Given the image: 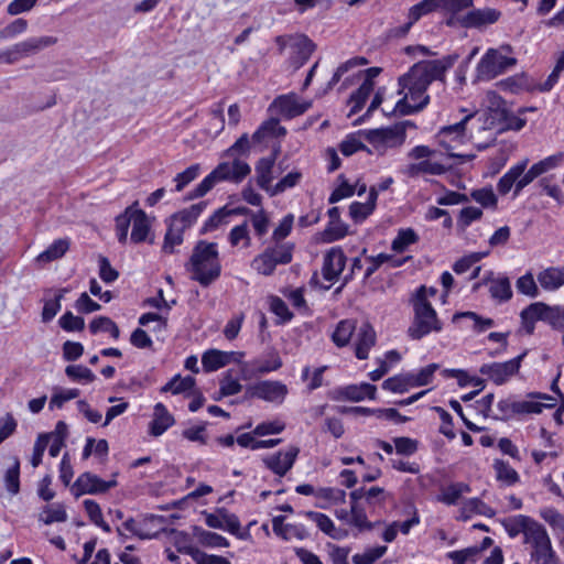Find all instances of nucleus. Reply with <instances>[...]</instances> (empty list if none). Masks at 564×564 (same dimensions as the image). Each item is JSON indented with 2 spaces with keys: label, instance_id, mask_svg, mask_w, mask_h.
Returning <instances> with one entry per match:
<instances>
[{
  "label": "nucleus",
  "instance_id": "nucleus-1",
  "mask_svg": "<svg viewBox=\"0 0 564 564\" xmlns=\"http://www.w3.org/2000/svg\"><path fill=\"white\" fill-rule=\"evenodd\" d=\"M187 270L192 272V279L202 286L206 288L215 282L221 273L217 243L199 240L193 249Z\"/></svg>",
  "mask_w": 564,
  "mask_h": 564
},
{
  "label": "nucleus",
  "instance_id": "nucleus-2",
  "mask_svg": "<svg viewBox=\"0 0 564 564\" xmlns=\"http://www.w3.org/2000/svg\"><path fill=\"white\" fill-rule=\"evenodd\" d=\"M411 302L414 315L408 328V336L410 338L420 340L432 332L438 333L443 329V323L437 317L436 311L426 300V286L421 285Z\"/></svg>",
  "mask_w": 564,
  "mask_h": 564
},
{
  "label": "nucleus",
  "instance_id": "nucleus-3",
  "mask_svg": "<svg viewBox=\"0 0 564 564\" xmlns=\"http://www.w3.org/2000/svg\"><path fill=\"white\" fill-rule=\"evenodd\" d=\"M408 127H415V124L410 120H404L391 127L365 130L359 133L380 155H383L388 148H397L403 144Z\"/></svg>",
  "mask_w": 564,
  "mask_h": 564
},
{
  "label": "nucleus",
  "instance_id": "nucleus-4",
  "mask_svg": "<svg viewBox=\"0 0 564 564\" xmlns=\"http://www.w3.org/2000/svg\"><path fill=\"white\" fill-rule=\"evenodd\" d=\"M293 242H272L251 262V267L265 276L272 275L276 265L289 264L293 259Z\"/></svg>",
  "mask_w": 564,
  "mask_h": 564
},
{
  "label": "nucleus",
  "instance_id": "nucleus-5",
  "mask_svg": "<svg viewBox=\"0 0 564 564\" xmlns=\"http://www.w3.org/2000/svg\"><path fill=\"white\" fill-rule=\"evenodd\" d=\"M511 52L509 44L501 45L499 50L489 48L480 58L476 67L478 80H490L503 74L507 69L517 64V58L502 55L501 52Z\"/></svg>",
  "mask_w": 564,
  "mask_h": 564
},
{
  "label": "nucleus",
  "instance_id": "nucleus-6",
  "mask_svg": "<svg viewBox=\"0 0 564 564\" xmlns=\"http://www.w3.org/2000/svg\"><path fill=\"white\" fill-rule=\"evenodd\" d=\"M527 354L528 350H524L516 358L505 362L484 364L479 368V372L482 376H487V378L491 380L495 384L501 386L506 383L512 376L519 372L521 362L523 358L527 356Z\"/></svg>",
  "mask_w": 564,
  "mask_h": 564
},
{
  "label": "nucleus",
  "instance_id": "nucleus-7",
  "mask_svg": "<svg viewBox=\"0 0 564 564\" xmlns=\"http://www.w3.org/2000/svg\"><path fill=\"white\" fill-rule=\"evenodd\" d=\"M116 475H113L110 480H102L97 475L86 471L78 476V478L73 484L70 490L73 495L78 498L83 495H99L105 494L109 489L116 487L118 485L116 480Z\"/></svg>",
  "mask_w": 564,
  "mask_h": 564
},
{
  "label": "nucleus",
  "instance_id": "nucleus-8",
  "mask_svg": "<svg viewBox=\"0 0 564 564\" xmlns=\"http://www.w3.org/2000/svg\"><path fill=\"white\" fill-rule=\"evenodd\" d=\"M66 436L67 425L63 421L57 422L54 431L37 435V465L46 447H48L50 455L56 457L65 445Z\"/></svg>",
  "mask_w": 564,
  "mask_h": 564
},
{
  "label": "nucleus",
  "instance_id": "nucleus-9",
  "mask_svg": "<svg viewBox=\"0 0 564 564\" xmlns=\"http://www.w3.org/2000/svg\"><path fill=\"white\" fill-rule=\"evenodd\" d=\"M311 107V102H300L295 94L278 96L270 105L269 110L274 109L286 119L303 115Z\"/></svg>",
  "mask_w": 564,
  "mask_h": 564
},
{
  "label": "nucleus",
  "instance_id": "nucleus-10",
  "mask_svg": "<svg viewBox=\"0 0 564 564\" xmlns=\"http://www.w3.org/2000/svg\"><path fill=\"white\" fill-rule=\"evenodd\" d=\"M501 12L492 8L474 9L456 20L460 26L466 29H480L482 26L496 23Z\"/></svg>",
  "mask_w": 564,
  "mask_h": 564
},
{
  "label": "nucleus",
  "instance_id": "nucleus-11",
  "mask_svg": "<svg viewBox=\"0 0 564 564\" xmlns=\"http://www.w3.org/2000/svg\"><path fill=\"white\" fill-rule=\"evenodd\" d=\"M475 116V113H469L467 116H465L459 122H456L454 124H449V126H446V127H443L440 132H438V138H440V144L446 149L447 151H449L452 149V147L448 144V142L446 141V138L448 137H452L453 135V140L455 139H462L465 134V130H466V124L467 122ZM448 156L449 158H458V159H462L464 161H470L475 158L474 154H457V153H453V152H448Z\"/></svg>",
  "mask_w": 564,
  "mask_h": 564
},
{
  "label": "nucleus",
  "instance_id": "nucleus-12",
  "mask_svg": "<svg viewBox=\"0 0 564 564\" xmlns=\"http://www.w3.org/2000/svg\"><path fill=\"white\" fill-rule=\"evenodd\" d=\"M299 453V447L291 446L285 453L278 452L264 457L262 460L267 468L282 477L293 467Z\"/></svg>",
  "mask_w": 564,
  "mask_h": 564
},
{
  "label": "nucleus",
  "instance_id": "nucleus-13",
  "mask_svg": "<svg viewBox=\"0 0 564 564\" xmlns=\"http://www.w3.org/2000/svg\"><path fill=\"white\" fill-rule=\"evenodd\" d=\"M377 388L376 386L367 382L360 384H349L337 389L334 392L333 399L339 400L345 399L352 402L362 401L365 398L370 400L376 399Z\"/></svg>",
  "mask_w": 564,
  "mask_h": 564
},
{
  "label": "nucleus",
  "instance_id": "nucleus-14",
  "mask_svg": "<svg viewBox=\"0 0 564 564\" xmlns=\"http://www.w3.org/2000/svg\"><path fill=\"white\" fill-rule=\"evenodd\" d=\"M346 264V256L338 248H332L324 257L322 273L327 281H334L343 272Z\"/></svg>",
  "mask_w": 564,
  "mask_h": 564
},
{
  "label": "nucleus",
  "instance_id": "nucleus-15",
  "mask_svg": "<svg viewBox=\"0 0 564 564\" xmlns=\"http://www.w3.org/2000/svg\"><path fill=\"white\" fill-rule=\"evenodd\" d=\"M259 399L267 402L281 404L285 400L289 389L286 384L276 380H263L258 382Z\"/></svg>",
  "mask_w": 564,
  "mask_h": 564
},
{
  "label": "nucleus",
  "instance_id": "nucleus-16",
  "mask_svg": "<svg viewBox=\"0 0 564 564\" xmlns=\"http://www.w3.org/2000/svg\"><path fill=\"white\" fill-rule=\"evenodd\" d=\"M206 206V202L193 204L188 208H184L173 214L170 218V223L185 231L197 220L198 216L203 213Z\"/></svg>",
  "mask_w": 564,
  "mask_h": 564
},
{
  "label": "nucleus",
  "instance_id": "nucleus-17",
  "mask_svg": "<svg viewBox=\"0 0 564 564\" xmlns=\"http://www.w3.org/2000/svg\"><path fill=\"white\" fill-rule=\"evenodd\" d=\"M458 57V54H451L440 59L422 61L423 67H425L429 73L430 80H432V83L434 80L444 82L445 73L454 66Z\"/></svg>",
  "mask_w": 564,
  "mask_h": 564
},
{
  "label": "nucleus",
  "instance_id": "nucleus-18",
  "mask_svg": "<svg viewBox=\"0 0 564 564\" xmlns=\"http://www.w3.org/2000/svg\"><path fill=\"white\" fill-rule=\"evenodd\" d=\"M376 344V332L369 323H364L357 333L356 357L360 360L367 359L369 350Z\"/></svg>",
  "mask_w": 564,
  "mask_h": 564
},
{
  "label": "nucleus",
  "instance_id": "nucleus-19",
  "mask_svg": "<svg viewBox=\"0 0 564 564\" xmlns=\"http://www.w3.org/2000/svg\"><path fill=\"white\" fill-rule=\"evenodd\" d=\"M538 308L540 321L546 322L553 328H564V308L560 306H549L542 302L532 303V310Z\"/></svg>",
  "mask_w": 564,
  "mask_h": 564
},
{
  "label": "nucleus",
  "instance_id": "nucleus-20",
  "mask_svg": "<svg viewBox=\"0 0 564 564\" xmlns=\"http://www.w3.org/2000/svg\"><path fill=\"white\" fill-rule=\"evenodd\" d=\"M174 423V416L167 411L166 406L163 403H156L153 420L150 423V434L160 436Z\"/></svg>",
  "mask_w": 564,
  "mask_h": 564
},
{
  "label": "nucleus",
  "instance_id": "nucleus-21",
  "mask_svg": "<svg viewBox=\"0 0 564 564\" xmlns=\"http://www.w3.org/2000/svg\"><path fill=\"white\" fill-rule=\"evenodd\" d=\"M378 192L376 187H370L368 199L366 203L354 202L349 206V215L354 219L355 223L364 221L368 216H370L377 204Z\"/></svg>",
  "mask_w": 564,
  "mask_h": 564
},
{
  "label": "nucleus",
  "instance_id": "nucleus-22",
  "mask_svg": "<svg viewBox=\"0 0 564 564\" xmlns=\"http://www.w3.org/2000/svg\"><path fill=\"white\" fill-rule=\"evenodd\" d=\"M282 365V359L276 350H271L265 356L253 359L250 362L252 375L256 376L276 371Z\"/></svg>",
  "mask_w": 564,
  "mask_h": 564
},
{
  "label": "nucleus",
  "instance_id": "nucleus-23",
  "mask_svg": "<svg viewBox=\"0 0 564 564\" xmlns=\"http://www.w3.org/2000/svg\"><path fill=\"white\" fill-rule=\"evenodd\" d=\"M35 51V39L30 37L26 41L14 44L11 48L0 52V61L7 64H13L24 56H29Z\"/></svg>",
  "mask_w": 564,
  "mask_h": 564
},
{
  "label": "nucleus",
  "instance_id": "nucleus-24",
  "mask_svg": "<svg viewBox=\"0 0 564 564\" xmlns=\"http://www.w3.org/2000/svg\"><path fill=\"white\" fill-rule=\"evenodd\" d=\"M273 167H274V158L273 159H259L256 164V182L257 185L265 191L270 195V191L272 189L271 182L273 180Z\"/></svg>",
  "mask_w": 564,
  "mask_h": 564
},
{
  "label": "nucleus",
  "instance_id": "nucleus-25",
  "mask_svg": "<svg viewBox=\"0 0 564 564\" xmlns=\"http://www.w3.org/2000/svg\"><path fill=\"white\" fill-rule=\"evenodd\" d=\"M133 221H132V231L130 236V240L133 243L144 242L150 232L151 226L148 218V215L142 209L135 208L133 213Z\"/></svg>",
  "mask_w": 564,
  "mask_h": 564
},
{
  "label": "nucleus",
  "instance_id": "nucleus-26",
  "mask_svg": "<svg viewBox=\"0 0 564 564\" xmlns=\"http://www.w3.org/2000/svg\"><path fill=\"white\" fill-rule=\"evenodd\" d=\"M285 134L286 129L280 126V120L278 118H270L262 122V124L254 131L252 134V141L254 143H260L267 138L284 137Z\"/></svg>",
  "mask_w": 564,
  "mask_h": 564
},
{
  "label": "nucleus",
  "instance_id": "nucleus-27",
  "mask_svg": "<svg viewBox=\"0 0 564 564\" xmlns=\"http://www.w3.org/2000/svg\"><path fill=\"white\" fill-rule=\"evenodd\" d=\"M527 165L528 159L517 163L499 180L497 184V189L501 195L508 194L512 186L516 187V183L519 181V177L525 171Z\"/></svg>",
  "mask_w": 564,
  "mask_h": 564
},
{
  "label": "nucleus",
  "instance_id": "nucleus-28",
  "mask_svg": "<svg viewBox=\"0 0 564 564\" xmlns=\"http://www.w3.org/2000/svg\"><path fill=\"white\" fill-rule=\"evenodd\" d=\"M69 246L68 238L54 240L44 251L37 254V262L50 263L61 259L68 251Z\"/></svg>",
  "mask_w": 564,
  "mask_h": 564
},
{
  "label": "nucleus",
  "instance_id": "nucleus-29",
  "mask_svg": "<svg viewBox=\"0 0 564 564\" xmlns=\"http://www.w3.org/2000/svg\"><path fill=\"white\" fill-rule=\"evenodd\" d=\"M551 542L545 528L532 519L524 533V543L530 544L532 550Z\"/></svg>",
  "mask_w": 564,
  "mask_h": 564
},
{
  "label": "nucleus",
  "instance_id": "nucleus-30",
  "mask_svg": "<svg viewBox=\"0 0 564 564\" xmlns=\"http://www.w3.org/2000/svg\"><path fill=\"white\" fill-rule=\"evenodd\" d=\"M507 109H496L492 119H497L500 123V130L520 131L527 123V120Z\"/></svg>",
  "mask_w": 564,
  "mask_h": 564
},
{
  "label": "nucleus",
  "instance_id": "nucleus-31",
  "mask_svg": "<svg viewBox=\"0 0 564 564\" xmlns=\"http://www.w3.org/2000/svg\"><path fill=\"white\" fill-rule=\"evenodd\" d=\"M532 518L524 514L512 516L499 520L510 538H516L520 533H525L527 528L531 523Z\"/></svg>",
  "mask_w": 564,
  "mask_h": 564
},
{
  "label": "nucleus",
  "instance_id": "nucleus-32",
  "mask_svg": "<svg viewBox=\"0 0 564 564\" xmlns=\"http://www.w3.org/2000/svg\"><path fill=\"white\" fill-rule=\"evenodd\" d=\"M138 202H134L132 205L128 206L123 213L116 217V232L118 237V241L124 245L128 240V231L129 227L133 221L135 206Z\"/></svg>",
  "mask_w": 564,
  "mask_h": 564
},
{
  "label": "nucleus",
  "instance_id": "nucleus-33",
  "mask_svg": "<svg viewBox=\"0 0 564 564\" xmlns=\"http://www.w3.org/2000/svg\"><path fill=\"white\" fill-rule=\"evenodd\" d=\"M470 486L466 482H453L442 489L437 500L447 506H455L457 505L462 495L470 492Z\"/></svg>",
  "mask_w": 564,
  "mask_h": 564
},
{
  "label": "nucleus",
  "instance_id": "nucleus-34",
  "mask_svg": "<svg viewBox=\"0 0 564 564\" xmlns=\"http://www.w3.org/2000/svg\"><path fill=\"white\" fill-rule=\"evenodd\" d=\"M375 83L370 82V79H365L360 87L350 95L349 104H351V108L349 111V116L357 113L362 109L370 94L373 91Z\"/></svg>",
  "mask_w": 564,
  "mask_h": 564
},
{
  "label": "nucleus",
  "instance_id": "nucleus-35",
  "mask_svg": "<svg viewBox=\"0 0 564 564\" xmlns=\"http://www.w3.org/2000/svg\"><path fill=\"white\" fill-rule=\"evenodd\" d=\"M230 360V354L217 349H210L204 352L202 364L207 372L216 371L225 367Z\"/></svg>",
  "mask_w": 564,
  "mask_h": 564
},
{
  "label": "nucleus",
  "instance_id": "nucleus-36",
  "mask_svg": "<svg viewBox=\"0 0 564 564\" xmlns=\"http://www.w3.org/2000/svg\"><path fill=\"white\" fill-rule=\"evenodd\" d=\"M540 285L545 290H556L564 284V267L549 268L538 275Z\"/></svg>",
  "mask_w": 564,
  "mask_h": 564
},
{
  "label": "nucleus",
  "instance_id": "nucleus-37",
  "mask_svg": "<svg viewBox=\"0 0 564 564\" xmlns=\"http://www.w3.org/2000/svg\"><path fill=\"white\" fill-rule=\"evenodd\" d=\"M193 534L198 539V541L208 547H227L229 546L228 540L215 532L207 531L202 529L200 527H193Z\"/></svg>",
  "mask_w": 564,
  "mask_h": 564
},
{
  "label": "nucleus",
  "instance_id": "nucleus-38",
  "mask_svg": "<svg viewBox=\"0 0 564 564\" xmlns=\"http://www.w3.org/2000/svg\"><path fill=\"white\" fill-rule=\"evenodd\" d=\"M184 230L178 228L171 223H169L167 230L164 236V241L162 246V252L166 254L176 253L175 249L177 246H181L184 241Z\"/></svg>",
  "mask_w": 564,
  "mask_h": 564
},
{
  "label": "nucleus",
  "instance_id": "nucleus-39",
  "mask_svg": "<svg viewBox=\"0 0 564 564\" xmlns=\"http://www.w3.org/2000/svg\"><path fill=\"white\" fill-rule=\"evenodd\" d=\"M446 171L447 169L444 165L429 160L410 164L408 167V174L411 177L419 176L420 174L442 175Z\"/></svg>",
  "mask_w": 564,
  "mask_h": 564
},
{
  "label": "nucleus",
  "instance_id": "nucleus-40",
  "mask_svg": "<svg viewBox=\"0 0 564 564\" xmlns=\"http://www.w3.org/2000/svg\"><path fill=\"white\" fill-rule=\"evenodd\" d=\"M423 62H419L416 64H414L409 73L404 74L403 76H401L402 80L403 82H411L413 84H417V88L422 89V88H425L427 89L429 86L432 84V80H430V76H429V73L426 70L425 67H423Z\"/></svg>",
  "mask_w": 564,
  "mask_h": 564
},
{
  "label": "nucleus",
  "instance_id": "nucleus-41",
  "mask_svg": "<svg viewBox=\"0 0 564 564\" xmlns=\"http://www.w3.org/2000/svg\"><path fill=\"white\" fill-rule=\"evenodd\" d=\"M356 329V324L351 319L340 321L333 333V341L337 347H345L349 344L350 338Z\"/></svg>",
  "mask_w": 564,
  "mask_h": 564
},
{
  "label": "nucleus",
  "instance_id": "nucleus-42",
  "mask_svg": "<svg viewBox=\"0 0 564 564\" xmlns=\"http://www.w3.org/2000/svg\"><path fill=\"white\" fill-rule=\"evenodd\" d=\"M462 318H469L474 322L473 329L476 333H482L488 328H491L495 325V321L492 318H487L478 315L475 312L466 311V312H457L453 315L452 322L457 323Z\"/></svg>",
  "mask_w": 564,
  "mask_h": 564
},
{
  "label": "nucleus",
  "instance_id": "nucleus-43",
  "mask_svg": "<svg viewBox=\"0 0 564 564\" xmlns=\"http://www.w3.org/2000/svg\"><path fill=\"white\" fill-rule=\"evenodd\" d=\"M195 378L192 376H186L182 378L180 375L172 378L167 383H165L162 388V392H172L173 394L184 393L186 391L192 390L195 387Z\"/></svg>",
  "mask_w": 564,
  "mask_h": 564
},
{
  "label": "nucleus",
  "instance_id": "nucleus-44",
  "mask_svg": "<svg viewBox=\"0 0 564 564\" xmlns=\"http://www.w3.org/2000/svg\"><path fill=\"white\" fill-rule=\"evenodd\" d=\"M89 330L91 334H97L99 332L109 333L115 339H118L120 336L119 327L107 316H98L94 318L89 324Z\"/></svg>",
  "mask_w": 564,
  "mask_h": 564
},
{
  "label": "nucleus",
  "instance_id": "nucleus-45",
  "mask_svg": "<svg viewBox=\"0 0 564 564\" xmlns=\"http://www.w3.org/2000/svg\"><path fill=\"white\" fill-rule=\"evenodd\" d=\"M440 1L441 0H422L409 9L408 19L416 23L424 15L438 10L441 3Z\"/></svg>",
  "mask_w": 564,
  "mask_h": 564
},
{
  "label": "nucleus",
  "instance_id": "nucleus-46",
  "mask_svg": "<svg viewBox=\"0 0 564 564\" xmlns=\"http://www.w3.org/2000/svg\"><path fill=\"white\" fill-rule=\"evenodd\" d=\"M531 560L535 564H560V558L549 542L531 551Z\"/></svg>",
  "mask_w": 564,
  "mask_h": 564
},
{
  "label": "nucleus",
  "instance_id": "nucleus-47",
  "mask_svg": "<svg viewBox=\"0 0 564 564\" xmlns=\"http://www.w3.org/2000/svg\"><path fill=\"white\" fill-rule=\"evenodd\" d=\"M40 520L45 524L65 522L67 520V514L64 506L61 503H51L45 506L40 513Z\"/></svg>",
  "mask_w": 564,
  "mask_h": 564
},
{
  "label": "nucleus",
  "instance_id": "nucleus-48",
  "mask_svg": "<svg viewBox=\"0 0 564 564\" xmlns=\"http://www.w3.org/2000/svg\"><path fill=\"white\" fill-rule=\"evenodd\" d=\"M417 240L419 236L412 228L400 229L391 243V249L395 252H403L410 245L417 242Z\"/></svg>",
  "mask_w": 564,
  "mask_h": 564
},
{
  "label": "nucleus",
  "instance_id": "nucleus-49",
  "mask_svg": "<svg viewBox=\"0 0 564 564\" xmlns=\"http://www.w3.org/2000/svg\"><path fill=\"white\" fill-rule=\"evenodd\" d=\"M430 101V96H424L422 100L416 104L408 102V95H404L397 104L393 110L389 115H393L395 112L401 116H409L414 112L422 110Z\"/></svg>",
  "mask_w": 564,
  "mask_h": 564
},
{
  "label": "nucleus",
  "instance_id": "nucleus-50",
  "mask_svg": "<svg viewBox=\"0 0 564 564\" xmlns=\"http://www.w3.org/2000/svg\"><path fill=\"white\" fill-rule=\"evenodd\" d=\"M492 299L508 301L512 296V290L508 278H498L491 281L489 289Z\"/></svg>",
  "mask_w": 564,
  "mask_h": 564
},
{
  "label": "nucleus",
  "instance_id": "nucleus-51",
  "mask_svg": "<svg viewBox=\"0 0 564 564\" xmlns=\"http://www.w3.org/2000/svg\"><path fill=\"white\" fill-rule=\"evenodd\" d=\"M6 489L17 495L20 491V462L17 457L13 458V464L9 467L4 474Z\"/></svg>",
  "mask_w": 564,
  "mask_h": 564
},
{
  "label": "nucleus",
  "instance_id": "nucleus-52",
  "mask_svg": "<svg viewBox=\"0 0 564 564\" xmlns=\"http://www.w3.org/2000/svg\"><path fill=\"white\" fill-rule=\"evenodd\" d=\"M84 507L93 523L101 528L107 533L111 531L110 525L104 521L101 509L95 500L86 499L84 501Z\"/></svg>",
  "mask_w": 564,
  "mask_h": 564
},
{
  "label": "nucleus",
  "instance_id": "nucleus-53",
  "mask_svg": "<svg viewBox=\"0 0 564 564\" xmlns=\"http://www.w3.org/2000/svg\"><path fill=\"white\" fill-rule=\"evenodd\" d=\"M494 468L497 474V479L506 482L507 485H513L519 480L518 473L506 462L496 459Z\"/></svg>",
  "mask_w": 564,
  "mask_h": 564
},
{
  "label": "nucleus",
  "instance_id": "nucleus-54",
  "mask_svg": "<svg viewBox=\"0 0 564 564\" xmlns=\"http://www.w3.org/2000/svg\"><path fill=\"white\" fill-rule=\"evenodd\" d=\"M289 40L292 41L291 46L296 48L302 63L306 62L315 50V44L306 35L290 36Z\"/></svg>",
  "mask_w": 564,
  "mask_h": 564
},
{
  "label": "nucleus",
  "instance_id": "nucleus-55",
  "mask_svg": "<svg viewBox=\"0 0 564 564\" xmlns=\"http://www.w3.org/2000/svg\"><path fill=\"white\" fill-rule=\"evenodd\" d=\"M148 520L143 519L141 521H138L133 518H128L123 523L122 528L130 532L132 535L138 536L141 540H149L156 536V534H151L145 530Z\"/></svg>",
  "mask_w": 564,
  "mask_h": 564
},
{
  "label": "nucleus",
  "instance_id": "nucleus-56",
  "mask_svg": "<svg viewBox=\"0 0 564 564\" xmlns=\"http://www.w3.org/2000/svg\"><path fill=\"white\" fill-rule=\"evenodd\" d=\"M412 387L410 373L399 375L383 381L382 388L395 393H404Z\"/></svg>",
  "mask_w": 564,
  "mask_h": 564
},
{
  "label": "nucleus",
  "instance_id": "nucleus-57",
  "mask_svg": "<svg viewBox=\"0 0 564 564\" xmlns=\"http://www.w3.org/2000/svg\"><path fill=\"white\" fill-rule=\"evenodd\" d=\"M302 178V173L299 171H292L285 176H283L275 185H273L272 189L270 191V196H276L283 192H285L288 188H292L297 185V183Z\"/></svg>",
  "mask_w": 564,
  "mask_h": 564
},
{
  "label": "nucleus",
  "instance_id": "nucleus-58",
  "mask_svg": "<svg viewBox=\"0 0 564 564\" xmlns=\"http://www.w3.org/2000/svg\"><path fill=\"white\" fill-rule=\"evenodd\" d=\"M65 373L74 381L93 382L96 379L95 373L83 365H69L66 367Z\"/></svg>",
  "mask_w": 564,
  "mask_h": 564
},
{
  "label": "nucleus",
  "instance_id": "nucleus-59",
  "mask_svg": "<svg viewBox=\"0 0 564 564\" xmlns=\"http://www.w3.org/2000/svg\"><path fill=\"white\" fill-rule=\"evenodd\" d=\"M387 552V546L380 545L366 550L362 554H355L352 556L354 564H373L377 560L382 557Z\"/></svg>",
  "mask_w": 564,
  "mask_h": 564
},
{
  "label": "nucleus",
  "instance_id": "nucleus-60",
  "mask_svg": "<svg viewBox=\"0 0 564 564\" xmlns=\"http://www.w3.org/2000/svg\"><path fill=\"white\" fill-rule=\"evenodd\" d=\"M348 232V226L341 220L336 223H328L327 227L323 231V240L325 242H333L344 238Z\"/></svg>",
  "mask_w": 564,
  "mask_h": 564
},
{
  "label": "nucleus",
  "instance_id": "nucleus-61",
  "mask_svg": "<svg viewBox=\"0 0 564 564\" xmlns=\"http://www.w3.org/2000/svg\"><path fill=\"white\" fill-rule=\"evenodd\" d=\"M481 216L482 210L480 208L474 206L465 207L459 212L457 226L460 230H465L473 221L480 219Z\"/></svg>",
  "mask_w": 564,
  "mask_h": 564
},
{
  "label": "nucleus",
  "instance_id": "nucleus-62",
  "mask_svg": "<svg viewBox=\"0 0 564 564\" xmlns=\"http://www.w3.org/2000/svg\"><path fill=\"white\" fill-rule=\"evenodd\" d=\"M478 554V546H470L459 551L449 552L447 556L453 561V564H466L467 562H476Z\"/></svg>",
  "mask_w": 564,
  "mask_h": 564
},
{
  "label": "nucleus",
  "instance_id": "nucleus-63",
  "mask_svg": "<svg viewBox=\"0 0 564 564\" xmlns=\"http://www.w3.org/2000/svg\"><path fill=\"white\" fill-rule=\"evenodd\" d=\"M486 254V252H473L467 256H464L454 263V272L457 274L467 272L475 263L479 262Z\"/></svg>",
  "mask_w": 564,
  "mask_h": 564
},
{
  "label": "nucleus",
  "instance_id": "nucleus-64",
  "mask_svg": "<svg viewBox=\"0 0 564 564\" xmlns=\"http://www.w3.org/2000/svg\"><path fill=\"white\" fill-rule=\"evenodd\" d=\"M59 326L66 332H82L85 328V321L80 316L66 312L58 321Z\"/></svg>",
  "mask_w": 564,
  "mask_h": 564
}]
</instances>
